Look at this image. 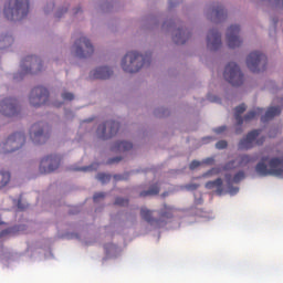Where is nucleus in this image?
<instances>
[{"mask_svg":"<svg viewBox=\"0 0 283 283\" xmlns=\"http://www.w3.org/2000/svg\"><path fill=\"white\" fill-rule=\"evenodd\" d=\"M43 67V62L36 55L27 56L21 62V72L17 73L13 78L14 81H23L25 74H39Z\"/></svg>","mask_w":283,"mask_h":283,"instance_id":"7ed1b4c3","label":"nucleus"},{"mask_svg":"<svg viewBox=\"0 0 283 283\" xmlns=\"http://www.w3.org/2000/svg\"><path fill=\"white\" fill-rule=\"evenodd\" d=\"M226 180H227L229 193H231V196H235V193L240 191V188L233 187L232 185L233 182L238 185V182H242V180H244V171L237 172L233 179L231 178V175H226Z\"/></svg>","mask_w":283,"mask_h":283,"instance_id":"a211bd4d","label":"nucleus"},{"mask_svg":"<svg viewBox=\"0 0 283 283\" xmlns=\"http://www.w3.org/2000/svg\"><path fill=\"white\" fill-rule=\"evenodd\" d=\"M223 77L228 83L233 85V87H240L242 83H244V74H242V71L240 70V66L235 64L234 62H230L227 64Z\"/></svg>","mask_w":283,"mask_h":283,"instance_id":"423d86ee","label":"nucleus"},{"mask_svg":"<svg viewBox=\"0 0 283 283\" xmlns=\"http://www.w3.org/2000/svg\"><path fill=\"white\" fill-rule=\"evenodd\" d=\"M10 174L8 171H0V189H3L10 182Z\"/></svg>","mask_w":283,"mask_h":283,"instance_id":"c85d7f7f","label":"nucleus"},{"mask_svg":"<svg viewBox=\"0 0 283 283\" xmlns=\"http://www.w3.org/2000/svg\"><path fill=\"white\" fill-rule=\"evenodd\" d=\"M61 165V158L56 155H50L44 157L40 163V174H52Z\"/></svg>","mask_w":283,"mask_h":283,"instance_id":"4468645a","label":"nucleus"},{"mask_svg":"<svg viewBox=\"0 0 283 283\" xmlns=\"http://www.w3.org/2000/svg\"><path fill=\"white\" fill-rule=\"evenodd\" d=\"M19 112H21V108L15 98L9 97L0 102V114H2V116L12 118V116H17Z\"/></svg>","mask_w":283,"mask_h":283,"instance_id":"ddd939ff","label":"nucleus"},{"mask_svg":"<svg viewBox=\"0 0 283 283\" xmlns=\"http://www.w3.org/2000/svg\"><path fill=\"white\" fill-rule=\"evenodd\" d=\"M226 130H227V126H220L214 128L216 134H222V132H226Z\"/></svg>","mask_w":283,"mask_h":283,"instance_id":"ea45409f","label":"nucleus"},{"mask_svg":"<svg viewBox=\"0 0 283 283\" xmlns=\"http://www.w3.org/2000/svg\"><path fill=\"white\" fill-rule=\"evenodd\" d=\"M103 198H105V192H96V193L93 196L94 202H98L99 200H103Z\"/></svg>","mask_w":283,"mask_h":283,"instance_id":"c9c22d12","label":"nucleus"},{"mask_svg":"<svg viewBox=\"0 0 283 283\" xmlns=\"http://www.w3.org/2000/svg\"><path fill=\"white\" fill-rule=\"evenodd\" d=\"M212 12H213L216 19H218L219 21H222V19L227 18V11L224 10V8L222 6H217Z\"/></svg>","mask_w":283,"mask_h":283,"instance_id":"bb28decb","label":"nucleus"},{"mask_svg":"<svg viewBox=\"0 0 283 283\" xmlns=\"http://www.w3.org/2000/svg\"><path fill=\"white\" fill-rule=\"evenodd\" d=\"M200 187V184H187L185 186V188L188 190V191H196V189H198Z\"/></svg>","mask_w":283,"mask_h":283,"instance_id":"72a5a7b5","label":"nucleus"},{"mask_svg":"<svg viewBox=\"0 0 283 283\" xmlns=\"http://www.w3.org/2000/svg\"><path fill=\"white\" fill-rule=\"evenodd\" d=\"M205 165H213V163H214V160H213V158H207V159H205Z\"/></svg>","mask_w":283,"mask_h":283,"instance_id":"37998d69","label":"nucleus"},{"mask_svg":"<svg viewBox=\"0 0 283 283\" xmlns=\"http://www.w3.org/2000/svg\"><path fill=\"white\" fill-rule=\"evenodd\" d=\"M128 177H129V174L115 175V180H127Z\"/></svg>","mask_w":283,"mask_h":283,"instance_id":"4c0bfd02","label":"nucleus"},{"mask_svg":"<svg viewBox=\"0 0 283 283\" xmlns=\"http://www.w3.org/2000/svg\"><path fill=\"white\" fill-rule=\"evenodd\" d=\"M50 98V92L43 86H36L31 91L29 101L33 107L45 105Z\"/></svg>","mask_w":283,"mask_h":283,"instance_id":"6e6552de","label":"nucleus"},{"mask_svg":"<svg viewBox=\"0 0 283 283\" xmlns=\"http://www.w3.org/2000/svg\"><path fill=\"white\" fill-rule=\"evenodd\" d=\"M223 169H224L226 171H229V170H231V169H235V160H231V161L227 163V164L224 165Z\"/></svg>","mask_w":283,"mask_h":283,"instance_id":"473e14b6","label":"nucleus"},{"mask_svg":"<svg viewBox=\"0 0 283 283\" xmlns=\"http://www.w3.org/2000/svg\"><path fill=\"white\" fill-rule=\"evenodd\" d=\"M78 12H81V8H78V9L75 11V14H78Z\"/></svg>","mask_w":283,"mask_h":283,"instance_id":"09e8293b","label":"nucleus"},{"mask_svg":"<svg viewBox=\"0 0 283 283\" xmlns=\"http://www.w3.org/2000/svg\"><path fill=\"white\" fill-rule=\"evenodd\" d=\"M229 144H227V140H219L216 144L217 149H227Z\"/></svg>","mask_w":283,"mask_h":283,"instance_id":"f704fd0d","label":"nucleus"},{"mask_svg":"<svg viewBox=\"0 0 283 283\" xmlns=\"http://www.w3.org/2000/svg\"><path fill=\"white\" fill-rule=\"evenodd\" d=\"M62 98L63 101H74V94L65 92L62 94Z\"/></svg>","mask_w":283,"mask_h":283,"instance_id":"e433bc0d","label":"nucleus"},{"mask_svg":"<svg viewBox=\"0 0 283 283\" xmlns=\"http://www.w3.org/2000/svg\"><path fill=\"white\" fill-rule=\"evenodd\" d=\"M115 205H117L118 207H127V205H129V200L123 199V198H117L115 200Z\"/></svg>","mask_w":283,"mask_h":283,"instance_id":"2f4dec72","label":"nucleus"},{"mask_svg":"<svg viewBox=\"0 0 283 283\" xmlns=\"http://www.w3.org/2000/svg\"><path fill=\"white\" fill-rule=\"evenodd\" d=\"M207 45L212 52H216V50H220V48H222V35L220 32H218V30L212 29L209 31L207 35Z\"/></svg>","mask_w":283,"mask_h":283,"instance_id":"dca6fc26","label":"nucleus"},{"mask_svg":"<svg viewBox=\"0 0 283 283\" xmlns=\"http://www.w3.org/2000/svg\"><path fill=\"white\" fill-rule=\"evenodd\" d=\"M48 126L43 123L33 124L30 128V138L34 145H43L50 138V134L46 132Z\"/></svg>","mask_w":283,"mask_h":283,"instance_id":"1a4fd4ad","label":"nucleus"},{"mask_svg":"<svg viewBox=\"0 0 283 283\" xmlns=\"http://www.w3.org/2000/svg\"><path fill=\"white\" fill-rule=\"evenodd\" d=\"M190 169H198V167H200V161L198 160H193L190 163Z\"/></svg>","mask_w":283,"mask_h":283,"instance_id":"58836bf2","label":"nucleus"},{"mask_svg":"<svg viewBox=\"0 0 283 283\" xmlns=\"http://www.w3.org/2000/svg\"><path fill=\"white\" fill-rule=\"evenodd\" d=\"M244 112H247V105L245 104H241L239 106H237L234 108V118L237 120V125H239V127L242 126V123H249L251 120H253V118H255V116H260V114H262V109L261 108H256L254 111H250L244 118H242V114H244Z\"/></svg>","mask_w":283,"mask_h":283,"instance_id":"9b49d317","label":"nucleus"},{"mask_svg":"<svg viewBox=\"0 0 283 283\" xmlns=\"http://www.w3.org/2000/svg\"><path fill=\"white\" fill-rule=\"evenodd\" d=\"M56 17H57V19H61V13H57Z\"/></svg>","mask_w":283,"mask_h":283,"instance_id":"8fccbe9b","label":"nucleus"},{"mask_svg":"<svg viewBox=\"0 0 283 283\" xmlns=\"http://www.w3.org/2000/svg\"><path fill=\"white\" fill-rule=\"evenodd\" d=\"M261 129H254L248 133V135L239 142V149H253L258 136L261 134Z\"/></svg>","mask_w":283,"mask_h":283,"instance_id":"f3484780","label":"nucleus"},{"mask_svg":"<svg viewBox=\"0 0 283 283\" xmlns=\"http://www.w3.org/2000/svg\"><path fill=\"white\" fill-rule=\"evenodd\" d=\"M266 55L259 51L250 53L247 57V66L249 67L250 72H253V74H260V72H264V70H266Z\"/></svg>","mask_w":283,"mask_h":283,"instance_id":"39448f33","label":"nucleus"},{"mask_svg":"<svg viewBox=\"0 0 283 283\" xmlns=\"http://www.w3.org/2000/svg\"><path fill=\"white\" fill-rule=\"evenodd\" d=\"M120 124L115 120H108L97 127V136L101 140H109L113 136L118 134Z\"/></svg>","mask_w":283,"mask_h":283,"instance_id":"9d476101","label":"nucleus"},{"mask_svg":"<svg viewBox=\"0 0 283 283\" xmlns=\"http://www.w3.org/2000/svg\"><path fill=\"white\" fill-rule=\"evenodd\" d=\"M160 193V186L158 184L153 185L148 190L139 193L140 198H147V196H158Z\"/></svg>","mask_w":283,"mask_h":283,"instance_id":"a878e982","label":"nucleus"},{"mask_svg":"<svg viewBox=\"0 0 283 283\" xmlns=\"http://www.w3.org/2000/svg\"><path fill=\"white\" fill-rule=\"evenodd\" d=\"M19 209H21V203L18 205Z\"/></svg>","mask_w":283,"mask_h":283,"instance_id":"603ef678","label":"nucleus"},{"mask_svg":"<svg viewBox=\"0 0 283 283\" xmlns=\"http://www.w3.org/2000/svg\"><path fill=\"white\" fill-rule=\"evenodd\" d=\"M151 63V57L149 55H142L138 52L130 51L126 53L124 59L122 60V69L124 72H128V74H136V72H140L145 65H149Z\"/></svg>","mask_w":283,"mask_h":283,"instance_id":"f257e3e1","label":"nucleus"},{"mask_svg":"<svg viewBox=\"0 0 283 283\" xmlns=\"http://www.w3.org/2000/svg\"><path fill=\"white\" fill-rule=\"evenodd\" d=\"M73 48L78 59H87L94 54V45H92V42L87 38L76 40Z\"/></svg>","mask_w":283,"mask_h":283,"instance_id":"0eeeda50","label":"nucleus"},{"mask_svg":"<svg viewBox=\"0 0 283 283\" xmlns=\"http://www.w3.org/2000/svg\"><path fill=\"white\" fill-rule=\"evenodd\" d=\"M97 180H99V182H102L103 185H105V182H109V180H112V176L99 172L97 175Z\"/></svg>","mask_w":283,"mask_h":283,"instance_id":"7c9ffc66","label":"nucleus"},{"mask_svg":"<svg viewBox=\"0 0 283 283\" xmlns=\"http://www.w3.org/2000/svg\"><path fill=\"white\" fill-rule=\"evenodd\" d=\"M62 12H67V9H65V10H62Z\"/></svg>","mask_w":283,"mask_h":283,"instance_id":"3c124183","label":"nucleus"},{"mask_svg":"<svg viewBox=\"0 0 283 283\" xmlns=\"http://www.w3.org/2000/svg\"><path fill=\"white\" fill-rule=\"evenodd\" d=\"M134 147V144L129 142H117L115 145L112 147L113 151H129Z\"/></svg>","mask_w":283,"mask_h":283,"instance_id":"393cba45","label":"nucleus"},{"mask_svg":"<svg viewBox=\"0 0 283 283\" xmlns=\"http://www.w3.org/2000/svg\"><path fill=\"white\" fill-rule=\"evenodd\" d=\"M6 235H10V230H9V229L2 230V231L0 232V238H6Z\"/></svg>","mask_w":283,"mask_h":283,"instance_id":"79ce46f5","label":"nucleus"},{"mask_svg":"<svg viewBox=\"0 0 283 283\" xmlns=\"http://www.w3.org/2000/svg\"><path fill=\"white\" fill-rule=\"evenodd\" d=\"M282 114V108L280 106L270 107L265 115L261 117L262 123H266V120H271V118H275V116H280Z\"/></svg>","mask_w":283,"mask_h":283,"instance_id":"5701e85b","label":"nucleus"},{"mask_svg":"<svg viewBox=\"0 0 283 283\" xmlns=\"http://www.w3.org/2000/svg\"><path fill=\"white\" fill-rule=\"evenodd\" d=\"M140 216L143 220L148 222V224H151V227H160V222H163V220L154 218V210H149L147 208L140 209Z\"/></svg>","mask_w":283,"mask_h":283,"instance_id":"aec40b11","label":"nucleus"},{"mask_svg":"<svg viewBox=\"0 0 283 283\" xmlns=\"http://www.w3.org/2000/svg\"><path fill=\"white\" fill-rule=\"evenodd\" d=\"M25 145V134L23 133H14L9 136L4 143V154H12V151H17V149H21L22 146Z\"/></svg>","mask_w":283,"mask_h":283,"instance_id":"f8f14e48","label":"nucleus"},{"mask_svg":"<svg viewBox=\"0 0 283 283\" xmlns=\"http://www.w3.org/2000/svg\"><path fill=\"white\" fill-rule=\"evenodd\" d=\"M123 158L120 157H115L108 160V165H114V163H120Z\"/></svg>","mask_w":283,"mask_h":283,"instance_id":"a19ab883","label":"nucleus"},{"mask_svg":"<svg viewBox=\"0 0 283 283\" xmlns=\"http://www.w3.org/2000/svg\"><path fill=\"white\" fill-rule=\"evenodd\" d=\"M227 41L228 46L231 50H235V48H240V45H242V39H240V25L234 24L229 27L227 31Z\"/></svg>","mask_w":283,"mask_h":283,"instance_id":"2eb2a0df","label":"nucleus"},{"mask_svg":"<svg viewBox=\"0 0 283 283\" xmlns=\"http://www.w3.org/2000/svg\"><path fill=\"white\" fill-rule=\"evenodd\" d=\"M276 6H283V0H275Z\"/></svg>","mask_w":283,"mask_h":283,"instance_id":"c03bdc74","label":"nucleus"},{"mask_svg":"<svg viewBox=\"0 0 283 283\" xmlns=\"http://www.w3.org/2000/svg\"><path fill=\"white\" fill-rule=\"evenodd\" d=\"M78 171H90V167L80 168Z\"/></svg>","mask_w":283,"mask_h":283,"instance_id":"a18cd8bd","label":"nucleus"},{"mask_svg":"<svg viewBox=\"0 0 283 283\" xmlns=\"http://www.w3.org/2000/svg\"><path fill=\"white\" fill-rule=\"evenodd\" d=\"M235 134H242V129L237 128Z\"/></svg>","mask_w":283,"mask_h":283,"instance_id":"49530a36","label":"nucleus"},{"mask_svg":"<svg viewBox=\"0 0 283 283\" xmlns=\"http://www.w3.org/2000/svg\"><path fill=\"white\" fill-rule=\"evenodd\" d=\"M159 218L161 220H171V218H174V207L165 203L159 210Z\"/></svg>","mask_w":283,"mask_h":283,"instance_id":"b1692460","label":"nucleus"},{"mask_svg":"<svg viewBox=\"0 0 283 283\" xmlns=\"http://www.w3.org/2000/svg\"><path fill=\"white\" fill-rule=\"evenodd\" d=\"M30 12V0H10L4 7V17L9 21H21Z\"/></svg>","mask_w":283,"mask_h":283,"instance_id":"f03ea898","label":"nucleus"},{"mask_svg":"<svg viewBox=\"0 0 283 283\" xmlns=\"http://www.w3.org/2000/svg\"><path fill=\"white\" fill-rule=\"evenodd\" d=\"M188 39H189V33H187V30H185V29H178L177 33L172 38L174 42L177 45H185V43H187Z\"/></svg>","mask_w":283,"mask_h":283,"instance_id":"4be33fe9","label":"nucleus"},{"mask_svg":"<svg viewBox=\"0 0 283 283\" xmlns=\"http://www.w3.org/2000/svg\"><path fill=\"white\" fill-rule=\"evenodd\" d=\"M206 189H216L217 196H222L224 193V188L222 187V178H217L213 181H208L206 184Z\"/></svg>","mask_w":283,"mask_h":283,"instance_id":"412c9836","label":"nucleus"},{"mask_svg":"<svg viewBox=\"0 0 283 283\" xmlns=\"http://www.w3.org/2000/svg\"><path fill=\"white\" fill-rule=\"evenodd\" d=\"M262 143H264V139H262L261 142L258 140V142H256V145H262Z\"/></svg>","mask_w":283,"mask_h":283,"instance_id":"de8ad7c7","label":"nucleus"},{"mask_svg":"<svg viewBox=\"0 0 283 283\" xmlns=\"http://www.w3.org/2000/svg\"><path fill=\"white\" fill-rule=\"evenodd\" d=\"M112 74H114V71H112V69H109L108 66H101L91 71L90 78H99L102 81H105L109 78Z\"/></svg>","mask_w":283,"mask_h":283,"instance_id":"6ab92c4d","label":"nucleus"},{"mask_svg":"<svg viewBox=\"0 0 283 283\" xmlns=\"http://www.w3.org/2000/svg\"><path fill=\"white\" fill-rule=\"evenodd\" d=\"M14 43V39L10 35H4L0 39V50H6V48H10V44Z\"/></svg>","mask_w":283,"mask_h":283,"instance_id":"cd10ccee","label":"nucleus"},{"mask_svg":"<svg viewBox=\"0 0 283 283\" xmlns=\"http://www.w3.org/2000/svg\"><path fill=\"white\" fill-rule=\"evenodd\" d=\"M253 158L249 155H242L240 157L239 167H244L245 165H249V163H252Z\"/></svg>","mask_w":283,"mask_h":283,"instance_id":"c756f323","label":"nucleus"},{"mask_svg":"<svg viewBox=\"0 0 283 283\" xmlns=\"http://www.w3.org/2000/svg\"><path fill=\"white\" fill-rule=\"evenodd\" d=\"M0 224H3V222L0 221Z\"/></svg>","mask_w":283,"mask_h":283,"instance_id":"864d4df0","label":"nucleus"},{"mask_svg":"<svg viewBox=\"0 0 283 283\" xmlns=\"http://www.w3.org/2000/svg\"><path fill=\"white\" fill-rule=\"evenodd\" d=\"M256 174L262 177L276 176V178H283V160L275 157L269 161V167L264 161H261L255 167Z\"/></svg>","mask_w":283,"mask_h":283,"instance_id":"20e7f679","label":"nucleus"}]
</instances>
